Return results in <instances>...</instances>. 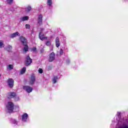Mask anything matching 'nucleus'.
Listing matches in <instances>:
<instances>
[{
  "instance_id": "b1692460",
  "label": "nucleus",
  "mask_w": 128,
  "mask_h": 128,
  "mask_svg": "<svg viewBox=\"0 0 128 128\" xmlns=\"http://www.w3.org/2000/svg\"><path fill=\"white\" fill-rule=\"evenodd\" d=\"M7 68L10 70H12L14 68V66H12V64H9Z\"/></svg>"
},
{
  "instance_id": "39448f33",
  "label": "nucleus",
  "mask_w": 128,
  "mask_h": 128,
  "mask_svg": "<svg viewBox=\"0 0 128 128\" xmlns=\"http://www.w3.org/2000/svg\"><path fill=\"white\" fill-rule=\"evenodd\" d=\"M23 90H26V92H28V94H30L32 92V90H34V88H32V87H30L28 86H23Z\"/></svg>"
},
{
  "instance_id": "9d476101",
  "label": "nucleus",
  "mask_w": 128,
  "mask_h": 128,
  "mask_svg": "<svg viewBox=\"0 0 128 128\" xmlns=\"http://www.w3.org/2000/svg\"><path fill=\"white\" fill-rule=\"evenodd\" d=\"M36 82V77L34 75H32L30 82V84H34Z\"/></svg>"
},
{
  "instance_id": "2eb2a0df",
  "label": "nucleus",
  "mask_w": 128,
  "mask_h": 128,
  "mask_svg": "<svg viewBox=\"0 0 128 128\" xmlns=\"http://www.w3.org/2000/svg\"><path fill=\"white\" fill-rule=\"evenodd\" d=\"M58 80H60V78L58 76H54L52 79V82L53 84H56Z\"/></svg>"
},
{
  "instance_id": "7ed1b4c3",
  "label": "nucleus",
  "mask_w": 128,
  "mask_h": 128,
  "mask_svg": "<svg viewBox=\"0 0 128 128\" xmlns=\"http://www.w3.org/2000/svg\"><path fill=\"white\" fill-rule=\"evenodd\" d=\"M32 60L30 58V55H28L26 58L25 65L26 66H28L32 64Z\"/></svg>"
},
{
  "instance_id": "ddd939ff",
  "label": "nucleus",
  "mask_w": 128,
  "mask_h": 128,
  "mask_svg": "<svg viewBox=\"0 0 128 128\" xmlns=\"http://www.w3.org/2000/svg\"><path fill=\"white\" fill-rule=\"evenodd\" d=\"M28 16H22L21 17L20 20V22H24L26 20H28Z\"/></svg>"
},
{
  "instance_id": "aec40b11",
  "label": "nucleus",
  "mask_w": 128,
  "mask_h": 128,
  "mask_svg": "<svg viewBox=\"0 0 128 128\" xmlns=\"http://www.w3.org/2000/svg\"><path fill=\"white\" fill-rule=\"evenodd\" d=\"M31 10H32V7L30 6H28L25 8V10L27 12H30Z\"/></svg>"
},
{
  "instance_id": "423d86ee",
  "label": "nucleus",
  "mask_w": 128,
  "mask_h": 128,
  "mask_svg": "<svg viewBox=\"0 0 128 128\" xmlns=\"http://www.w3.org/2000/svg\"><path fill=\"white\" fill-rule=\"evenodd\" d=\"M55 58H56V54H54V52H52L50 54L48 62H54V60Z\"/></svg>"
},
{
  "instance_id": "4be33fe9",
  "label": "nucleus",
  "mask_w": 128,
  "mask_h": 128,
  "mask_svg": "<svg viewBox=\"0 0 128 128\" xmlns=\"http://www.w3.org/2000/svg\"><path fill=\"white\" fill-rule=\"evenodd\" d=\"M26 67H24L20 71L21 74H24V72H26Z\"/></svg>"
},
{
  "instance_id": "cd10ccee",
  "label": "nucleus",
  "mask_w": 128,
  "mask_h": 128,
  "mask_svg": "<svg viewBox=\"0 0 128 128\" xmlns=\"http://www.w3.org/2000/svg\"><path fill=\"white\" fill-rule=\"evenodd\" d=\"M50 44H52V42H50V41H48L46 42V46H50Z\"/></svg>"
},
{
  "instance_id": "bb28decb",
  "label": "nucleus",
  "mask_w": 128,
  "mask_h": 128,
  "mask_svg": "<svg viewBox=\"0 0 128 128\" xmlns=\"http://www.w3.org/2000/svg\"><path fill=\"white\" fill-rule=\"evenodd\" d=\"M32 52H36V48L34 47L32 48Z\"/></svg>"
},
{
  "instance_id": "e433bc0d",
  "label": "nucleus",
  "mask_w": 128,
  "mask_h": 128,
  "mask_svg": "<svg viewBox=\"0 0 128 128\" xmlns=\"http://www.w3.org/2000/svg\"><path fill=\"white\" fill-rule=\"evenodd\" d=\"M51 50H52V48Z\"/></svg>"
},
{
  "instance_id": "a878e982",
  "label": "nucleus",
  "mask_w": 128,
  "mask_h": 128,
  "mask_svg": "<svg viewBox=\"0 0 128 128\" xmlns=\"http://www.w3.org/2000/svg\"><path fill=\"white\" fill-rule=\"evenodd\" d=\"M6 2L8 4H12V2H14V0H6Z\"/></svg>"
},
{
  "instance_id": "1a4fd4ad",
  "label": "nucleus",
  "mask_w": 128,
  "mask_h": 128,
  "mask_svg": "<svg viewBox=\"0 0 128 128\" xmlns=\"http://www.w3.org/2000/svg\"><path fill=\"white\" fill-rule=\"evenodd\" d=\"M38 22L40 26L42 24V14L38 16Z\"/></svg>"
},
{
  "instance_id": "4c0bfd02",
  "label": "nucleus",
  "mask_w": 128,
  "mask_h": 128,
  "mask_svg": "<svg viewBox=\"0 0 128 128\" xmlns=\"http://www.w3.org/2000/svg\"><path fill=\"white\" fill-rule=\"evenodd\" d=\"M45 34H47V32H45Z\"/></svg>"
},
{
  "instance_id": "f704fd0d",
  "label": "nucleus",
  "mask_w": 128,
  "mask_h": 128,
  "mask_svg": "<svg viewBox=\"0 0 128 128\" xmlns=\"http://www.w3.org/2000/svg\"><path fill=\"white\" fill-rule=\"evenodd\" d=\"M40 52L41 54H42V53H44V50L42 48L40 50Z\"/></svg>"
},
{
  "instance_id": "412c9836",
  "label": "nucleus",
  "mask_w": 128,
  "mask_h": 128,
  "mask_svg": "<svg viewBox=\"0 0 128 128\" xmlns=\"http://www.w3.org/2000/svg\"><path fill=\"white\" fill-rule=\"evenodd\" d=\"M47 4L48 6H52V0H47Z\"/></svg>"
},
{
  "instance_id": "473e14b6",
  "label": "nucleus",
  "mask_w": 128,
  "mask_h": 128,
  "mask_svg": "<svg viewBox=\"0 0 128 128\" xmlns=\"http://www.w3.org/2000/svg\"><path fill=\"white\" fill-rule=\"evenodd\" d=\"M20 100V97H18V96H16V97H15V100L16 101V102H18V100Z\"/></svg>"
},
{
  "instance_id": "6ab92c4d",
  "label": "nucleus",
  "mask_w": 128,
  "mask_h": 128,
  "mask_svg": "<svg viewBox=\"0 0 128 128\" xmlns=\"http://www.w3.org/2000/svg\"><path fill=\"white\" fill-rule=\"evenodd\" d=\"M12 48V47L10 45H8L6 48V50L8 52H10Z\"/></svg>"
},
{
  "instance_id": "f03ea898",
  "label": "nucleus",
  "mask_w": 128,
  "mask_h": 128,
  "mask_svg": "<svg viewBox=\"0 0 128 128\" xmlns=\"http://www.w3.org/2000/svg\"><path fill=\"white\" fill-rule=\"evenodd\" d=\"M44 28H42L41 31L39 34V38L41 40H48V37L44 36V34L43 33Z\"/></svg>"
},
{
  "instance_id": "9b49d317",
  "label": "nucleus",
  "mask_w": 128,
  "mask_h": 128,
  "mask_svg": "<svg viewBox=\"0 0 128 128\" xmlns=\"http://www.w3.org/2000/svg\"><path fill=\"white\" fill-rule=\"evenodd\" d=\"M15 96H16V92H12L10 93L7 96L8 98H14Z\"/></svg>"
},
{
  "instance_id": "5701e85b",
  "label": "nucleus",
  "mask_w": 128,
  "mask_h": 128,
  "mask_svg": "<svg viewBox=\"0 0 128 128\" xmlns=\"http://www.w3.org/2000/svg\"><path fill=\"white\" fill-rule=\"evenodd\" d=\"M120 128H128V124H124L120 126Z\"/></svg>"
},
{
  "instance_id": "72a5a7b5",
  "label": "nucleus",
  "mask_w": 128,
  "mask_h": 128,
  "mask_svg": "<svg viewBox=\"0 0 128 128\" xmlns=\"http://www.w3.org/2000/svg\"><path fill=\"white\" fill-rule=\"evenodd\" d=\"M42 72H43L42 69L39 68V70H38V73L39 74H42Z\"/></svg>"
},
{
  "instance_id": "a211bd4d",
  "label": "nucleus",
  "mask_w": 128,
  "mask_h": 128,
  "mask_svg": "<svg viewBox=\"0 0 128 128\" xmlns=\"http://www.w3.org/2000/svg\"><path fill=\"white\" fill-rule=\"evenodd\" d=\"M116 116H118V118H116V120L117 122H118V124H120V112H118Z\"/></svg>"
},
{
  "instance_id": "20e7f679",
  "label": "nucleus",
  "mask_w": 128,
  "mask_h": 128,
  "mask_svg": "<svg viewBox=\"0 0 128 128\" xmlns=\"http://www.w3.org/2000/svg\"><path fill=\"white\" fill-rule=\"evenodd\" d=\"M22 122H26L28 120V114L26 113H24L22 116V118H21Z\"/></svg>"
},
{
  "instance_id": "6e6552de",
  "label": "nucleus",
  "mask_w": 128,
  "mask_h": 128,
  "mask_svg": "<svg viewBox=\"0 0 128 128\" xmlns=\"http://www.w3.org/2000/svg\"><path fill=\"white\" fill-rule=\"evenodd\" d=\"M8 86L10 88H12L14 86V80L12 78H9L8 80Z\"/></svg>"
},
{
  "instance_id": "393cba45",
  "label": "nucleus",
  "mask_w": 128,
  "mask_h": 128,
  "mask_svg": "<svg viewBox=\"0 0 128 128\" xmlns=\"http://www.w3.org/2000/svg\"><path fill=\"white\" fill-rule=\"evenodd\" d=\"M4 42L2 40H0V48H4Z\"/></svg>"
},
{
  "instance_id": "2f4dec72",
  "label": "nucleus",
  "mask_w": 128,
  "mask_h": 128,
  "mask_svg": "<svg viewBox=\"0 0 128 128\" xmlns=\"http://www.w3.org/2000/svg\"><path fill=\"white\" fill-rule=\"evenodd\" d=\"M70 62V58H67V60H66V64H69Z\"/></svg>"
},
{
  "instance_id": "4468645a",
  "label": "nucleus",
  "mask_w": 128,
  "mask_h": 128,
  "mask_svg": "<svg viewBox=\"0 0 128 128\" xmlns=\"http://www.w3.org/2000/svg\"><path fill=\"white\" fill-rule=\"evenodd\" d=\"M56 48H59L60 46V38L57 37L56 39Z\"/></svg>"
},
{
  "instance_id": "f8f14e48",
  "label": "nucleus",
  "mask_w": 128,
  "mask_h": 128,
  "mask_svg": "<svg viewBox=\"0 0 128 128\" xmlns=\"http://www.w3.org/2000/svg\"><path fill=\"white\" fill-rule=\"evenodd\" d=\"M20 36V33H18V32H16L15 33L11 34L10 35V38H16V36Z\"/></svg>"
},
{
  "instance_id": "dca6fc26",
  "label": "nucleus",
  "mask_w": 128,
  "mask_h": 128,
  "mask_svg": "<svg viewBox=\"0 0 128 128\" xmlns=\"http://www.w3.org/2000/svg\"><path fill=\"white\" fill-rule=\"evenodd\" d=\"M24 46L23 48V54H26V52L28 51V46H26V44Z\"/></svg>"
},
{
  "instance_id": "c85d7f7f",
  "label": "nucleus",
  "mask_w": 128,
  "mask_h": 128,
  "mask_svg": "<svg viewBox=\"0 0 128 128\" xmlns=\"http://www.w3.org/2000/svg\"><path fill=\"white\" fill-rule=\"evenodd\" d=\"M46 68L47 70H52V67L50 66H46Z\"/></svg>"
},
{
  "instance_id": "f3484780",
  "label": "nucleus",
  "mask_w": 128,
  "mask_h": 128,
  "mask_svg": "<svg viewBox=\"0 0 128 128\" xmlns=\"http://www.w3.org/2000/svg\"><path fill=\"white\" fill-rule=\"evenodd\" d=\"M10 122H11V124H14L15 126L18 125V121H16V119H11Z\"/></svg>"
},
{
  "instance_id": "c756f323",
  "label": "nucleus",
  "mask_w": 128,
  "mask_h": 128,
  "mask_svg": "<svg viewBox=\"0 0 128 128\" xmlns=\"http://www.w3.org/2000/svg\"><path fill=\"white\" fill-rule=\"evenodd\" d=\"M25 26H26V29L30 30V26L28 24H26L25 25Z\"/></svg>"
},
{
  "instance_id": "7c9ffc66",
  "label": "nucleus",
  "mask_w": 128,
  "mask_h": 128,
  "mask_svg": "<svg viewBox=\"0 0 128 128\" xmlns=\"http://www.w3.org/2000/svg\"><path fill=\"white\" fill-rule=\"evenodd\" d=\"M59 54H60V56L64 54V50H62V49H60Z\"/></svg>"
},
{
  "instance_id": "0eeeda50",
  "label": "nucleus",
  "mask_w": 128,
  "mask_h": 128,
  "mask_svg": "<svg viewBox=\"0 0 128 128\" xmlns=\"http://www.w3.org/2000/svg\"><path fill=\"white\" fill-rule=\"evenodd\" d=\"M20 40L24 46H26V44L27 40H26V38H24L22 36H20Z\"/></svg>"
},
{
  "instance_id": "f257e3e1",
  "label": "nucleus",
  "mask_w": 128,
  "mask_h": 128,
  "mask_svg": "<svg viewBox=\"0 0 128 128\" xmlns=\"http://www.w3.org/2000/svg\"><path fill=\"white\" fill-rule=\"evenodd\" d=\"M6 108L8 110V112H12L14 110V112H18V106H16L14 107V103L9 102H8L6 106Z\"/></svg>"
},
{
  "instance_id": "c9c22d12",
  "label": "nucleus",
  "mask_w": 128,
  "mask_h": 128,
  "mask_svg": "<svg viewBox=\"0 0 128 128\" xmlns=\"http://www.w3.org/2000/svg\"><path fill=\"white\" fill-rule=\"evenodd\" d=\"M0 76H2V74H0Z\"/></svg>"
}]
</instances>
